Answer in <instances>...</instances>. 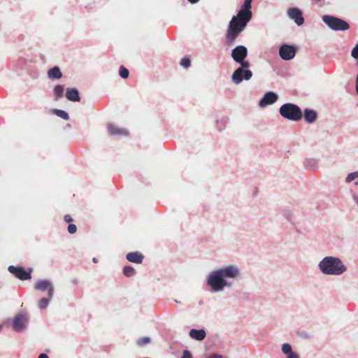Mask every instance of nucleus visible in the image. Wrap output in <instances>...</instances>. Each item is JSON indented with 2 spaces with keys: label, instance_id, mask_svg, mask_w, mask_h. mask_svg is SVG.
Returning <instances> with one entry per match:
<instances>
[{
  "label": "nucleus",
  "instance_id": "obj_1",
  "mask_svg": "<svg viewBox=\"0 0 358 358\" xmlns=\"http://www.w3.org/2000/svg\"><path fill=\"white\" fill-rule=\"evenodd\" d=\"M252 1H244L243 6L238 11L236 16H234L229 22L226 34L227 45H232L235 40L243 31L248 22L252 17L251 9Z\"/></svg>",
  "mask_w": 358,
  "mask_h": 358
},
{
  "label": "nucleus",
  "instance_id": "obj_2",
  "mask_svg": "<svg viewBox=\"0 0 358 358\" xmlns=\"http://www.w3.org/2000/svg\"><path fill=\"white\" fill-rule=\"evenodd\" d=\"M280 115L289 120L297 122L302 118V112L300 108L294 103H285L279 110Z\"/></svg>",
  "mask_w": 358,
  "mask_h": 358
},
{
  "label": "nucleus",
  "instance_id": "obj_3",
  "mask_svg": "<svg viewBox=\"0 0 358 358\" xmlns=\"http://www.w3.org/2000/svg\"><path fill=\"white\" fill-rule=\"evenodd\" d=\"M241 65V67L238 68L232 75V80L235 84H239L245 78L246 80H250L252 76V73L250 70H244V69L250 66V63L247 61L243 60L239 62Z\"/></svg>",
  "mask_w": 358,
  "mask_h": 358
},
{
  "label": "nucleus",
  "instance_id": "obj_4",
  "mask_svg": "<svg viewBox=\"0 0 358 358\" xmlns=\"http://www.w3.org/2000/svg\"><path fill=\"white\" fill-rule=\"evenodd\" d=\"M208 284L213 290L220 291L227 285L226 280L223 278L219 271L213 272L208 277Z\"/></svg>",
  "mask_w": 358,
  "mask_h": 358
},
{
  "label": "nucleus",
  "instance_id": "obj_5",
  "mask_svg": "<svg viewBox=\"0 0 358 358\" xmlns=\"http://www.w3.org/2000/svg\"><path fill=\"white\" fill-rule=\"evenodd\" d=\"M321 271L324 274H336V258L332 257H324L319 264Z\"/></svg>",
  "mask_w": 358,
  "mask_h": 358
},
{
  "label": "nucleus",
  "instance_id": "obj_6",
  "mask_svg": "<svg viewBox=\"0 0 358 358\" xmlns=\"http://www.w3.org/2000/svg\"><path fill=\"white\" fill-rule=\"evenodd\" d=\"M8 270L15 278L21 280H27L31 278L32 268H29L27 271L22 266H15L12 265L8 266Z\"/></svg>",
  "mask_w": 358,
  "mask_h": 358
},
{
  "label": "nucleus",
  "instance_id": "obj_7",
  "mask_svg": "<svg viewBox=\"0 0 358 358\" xmlns=\"http://www.w3.org/2000/svg\"><path fill=\"white\" fill-rule=\"evenodd\" d=\"M296 54V48L293 45H282L279 50V55L284 60L292 59Z\"/></svg>",
  "mask_w": 358,
  "mask_h": 358
},
{
  "label": "nucleus",
  "instance_id": "obj_8",
  "mask_svg": "<svg viewBox=\"0 0 358 358\" xmlns=\"http://www.w3.org/2000/svg\"><path fill=\"white\" fill-rule=\"evenodd\" d=\"M248 55V50L243 45H238L231 52V57L236 62L244 60Z\"/></svg>",
  "mask_w": 358,
  "mask_h": 358
},
{
  "label": "nucleus",
  "instance_id": "obj_9",
  "mask_svg": "<svg viewBox=\"0 0 358 358\" xmlns=\"http://www.w3.org/2000/svg\"><path fill=\"white\" fill-rule=\"evenodd\" d=\"M289 17L294 20L296 24L299 26L303 23V17H302L301 11L297 8H289L287 11Z\"/></svg>",
  "mask_w": 358,
  "mask_h": 358
},
{
  "label": "nucleus",
  "instance_id": "obj_10",
  "mask_svg": "<svg viewBox=\"0 0 358 358\" xmlns=\"http://www.w3.org/2000/svg\"><path fill=\"white\" fill-rule=\"evenodd\" d=\"M223 278H236L239 274L238 269L233 266H229L220 269H218Z\"/></svg>",
  "mask_w": 358,
  "mask_h": 358
},
{
  "label": "nucleus",
  "instance_id": "obj_11",
  "mask_svg": "<svg viewBox=\"0 0 358 358\" xmlns=\"http://www.w3.org/2000/svg\"><path fill=\"white\" fill-rule=\"evenodd\" d=\"M27 317L24 315H17L13 322V328L15 331L20 332L22 331L24 328L25 323L27 322Z\"/></svg>",
  "mask_w": 358,
  "mask_h": 358
},
{
  "label": "nucleus",
  "instance_id": "obj_12",
  "mask_svg": "<svg viewBox=\"0 0 358 358\" xmlns=\"http://www.w3.org/2000/svg\"><path fill=\"white\" fill-rule=\"evenodd\" d=\"M277 99V94L273 92H269L264 94V97L260 100L259 105L261 107H264L267 105L275 103Z\"/></svg>",
  "mask_w": 358,
  "mask_h": 358
},
{
  "label": "nucleus",
  "instance_id": "obj_13",
  "mask_svg": "<svg viewBox=\"0 0 358 358\" xmlns=\"http://www.w3.org/2000/svg\"><path fill=\"white\" fill-rule=\"evenodd\" d=\"M108 132L110 135L113 136H127L129 134L126 129L120 128L113 124L108 125Z\"/></svg>",
  "mask_w": 358,
  "mask_h": 358
},
{
  "label": "nucleus",
  "instance_id": "obj_14",
  "mask_svg": "<svg viewBox=\"0 0 358 358\" xmlns=\"http://www.w3.org/2000/svg\"><path fill=\"white\" fill-rule=\"evenodd\" d=\"M66 97L68 100L73 102L80 100L78 90L76 88H68L66 92Z\"/></svg>",
  "mask_w": 358,
  "mask_h": 358
},
{
  "label": "nucleus",
  "instance_id": "obj_15",
  "mask_svg": "<svg viewBox=\"0 0 358 358\" xmlns=\"http://www.w3.org/2000/svg\"><path fill=\"white\" fill-rule=\"evenodd\" d=\"M126 258L130 262L141 264L143 262V255L139 252H132L128 253Z\"/></svg>",
  "mask_w": 358,
  "mask_h": 358
},
{
  "label": "nucleus",
  "instance_id": "obj_16",
  "mask_svg": "<svg viewBox=\"0 0 358 358\" xmlns=\"http://www.w3.org/2000/svg\"><path fill=\"white\" fill-rule=\"evenodd\" d=\"M282 351L286 355L287 358H299V355L292 351L291 345L288 343H284L282 345Z\"/></svg>",
  "mask_w": 358,
  "mask_h": 358
},
{
  "label": "nucleus",
  "instance_id": "obj_17",
  "mask_svg": "<svg viewBox=\"0 0 358 358\" xmlns=\"http://www.w3.org/2000/svg\"><path fill=\"white\" fill-rule=\"evenodd\" d=\"M189 336L191 338L197 341H202L206 337V331L203 329L196 330L192 329L189 331Z\"/></svg>",
  "mask_w": 358,
  "mask_h": 358
},
{
  "label": "nucleus",
  "instance_id": "obj_18",
  "mask_svg": "<svg viewBox=\"0 0 358 358\" xmlns=\"http://www.w3.org/2000/svg\"><path fill=\"white\" fill-rule=\"evenodd\" d=\"M304 118L308 123H313L317 118V113L313 110L305 109Z\"/></svg>",
  "mask_w": 358,
  "mask_h": 358
},
{
  "label": "nucleus",
  "instance_id": "obj_19",
  "mask_svg": "<svg viewBox=\"0 0 358 358\" xmlns=\"http://www.w3.org/2000/svg\"><path fill=\"white\" fill-rule=\"evenodd\" d=\"M48 76L51 79H59L62 77V73L59 67L55 66L48 70Z\"/></svg>",
  "mask_w": 358,
  "mask_h": 358
},
{
  "label": "nucleus",
  "instance_id": "obj_20",
  "mask_svg": "<svg viewBox=\"0 0 358 358\" xmlns=\"http://www.w3.org/2000/svg\"><path fill=\"white\" fill-rule=\"evenodd\" d=\"M322 20L331 29L336 30V17L324 15Z\"/></svg>",
  "mask_w": 358,
  "mask_h": 358
},
{
  "label": "nucleus",
  "instance_id": "obj_21",
  "mask_svg": "<svg viewBox=\"0 0 358 358\" xmlns=\"http://www.w3.org/2000/svg\"><path fill=\"white\" fill-rule=\"evenodd\" d=\"M50 283L47 280H39L35 285V288L38 290L45 291L49 288Z\"/></svg>",
  "mask_w": 358,
  "mask_h": 358
},
{
  "label": "nucleus",
  "instance_id": "obj_22",
  "mask_svg": "<svg viewBox=\"0 0 358 358\" xmlns=\"http://www.w3.org/2000/svg\"><path fill=\"white\" fill-rule=\"evenodd\" d=\"M350 28V24L345 20L337 17V31H345Z\"/></svg>",
  "mask_w": 358,
  "mask_h": 358
},
{
  "label": "nucleus",
  "instance_id": "obj_23",
  "mask_svg": "<svg viewBox=\"0 0 358 358\" xmlns=\"http://www.w3.org/2000/svg\"><path fill=\"white\" fill-rule=\"evenodd\" d=\"M64 87L61 85H57L54 88L55 99L56 100L60 99L63 96Z\"/></svg>",
  "mask_w": 358,
  "mask_h": 358
},
{
  "label": "nucleus",
  "instance_id": "obj_24",
  "mask_svg": "<svg viewBox=\"0 0 358 358\" xmlns=\"http://www.w3.org/2000/svg\"><path fill=\"white\" fill-rule=\"evenodd\" d=\"M53 113L59 116V117L62 118L63 120H68L69 119V116L66 112L62 110L59 109H55L53 110Z\"/></svg>",
  "mask_w": 358,
  "mask_h": 358
},
{
  "label": "nucleus",
  "instance_id": "obj_25",
  "mask_svg": "<svg viewBox=\"0 0 358 358\" xmlns=\"http://www.w3.org/2000/svg\"><path fill=\"white\" fill-rule=\"evenodd\" d=\"M123 273L127 277H131L135 274V270L130 266H126L123 268Z\"/></svg>",
  "mask_w": 358,
  "mask_h": 358
},
{
  "label": "nucleus",
  "instance_id": "obj_26",
  "mask_svg": "<svg viewBox=\"0 0 358 358\" xmlns=\"http://www.w3.org/2000/svg\"><path fill=\"white\" fill-rule=\"evenodd\" d=\"M346 271V266L337 258V275L342 274Z\"/></svg>",
  "mask_w": 358,
  "mask_h": 358
},
{
  "label": "nucleus",
  "instance_id": "obj_27",
  "mask_svg": "<svg viewBox=\"0 0 358 358\" xmlns=\"http://www.w3.org/2000/svg\"><path fill=\"white\" fill-rule=\"evenodd\" d=\"M180 64L184 68H188L191 65V61L189 57H183L180 62Z\"/></svg>",
  "mask_w": 358,
  "mask_h": 358
},
{
  "label": "nucleus",
  "instance_id": "obj_28",
  "mask_svg": "<svg viewBox=\"0 0 358 358\" xmlns=\"http://www.w3.org/2000/svg\"><path fill=\"white\" fill-rule=\"evenodd\" d=\"M119 73H120V76L122 78H127L128 76H129V71L127 68H125L124 66H121L120 67V70H119Z\"/></svg>",
  "mask_w": 358,
  "mask_h": 358
},
{
  "label": "nucleus",
  "instance_id": "obj_29",
  "mask_svg": "<svg viewBox=\"0 0 358 358\" xmlns=\"http://www.w3.org/2000/svg\"><path fill=\"white\" fill-rule=\"evenodd\" d=\"M150 342V338L148 337H143L139 338L137 341V344L139 346H143L144 345L148 344Z\"/></svg>",
  "mask_w": 358,
  "mask_h": 358
},
{
  "label": "nucleus",
  "instance_id": "obj_30",
  "mask_svg": "<svg viewBox=\"0 0 358 358\" xmlns=\"http://www.w3.org/2000/svg\"><path fill=\"white\" fill-rule=\"evenodd\" d=\"M358 178V172L350 173L348 175V176L346 178V182H350L352 180H354L355 178Z\"/></svg>",
  "mask_w": 358,
  "mask_h": 358
},
{
  "label": "nucleus",
  "instance_id": "obj_31",
  "mask_svg": "<svg viewBox=\"0 0 358 358\" xmlns=\"http://www.w3.org/2000/svg\"><path fill=\"white\" fill-rule=\"evenodd\" d=\"M48 305V300L46 298H42L38 303L39 308L41 309H45Z\"/></svg>",
  "mask_w": 358,
  "mask_h": 358
},
{
  "label": "nucleus",
  "instance_id": "obj_32",
  "mask_svg": "<svg viewBox=\"0 0 358 358\" xmlns=\"http://www.w3.org/2000/svg\"><path fill=\"white\" fill-rule=\"evenodd\" d=\"M77 231V227L75 224H69V226H68V231L69 233L71 234H73L76 232Z\"/></svg>",
  "mask_w": 358,
  "mask_h": 358
},
{
  "label": "nucleus",
  "instance_id": "obj_33",
  "mask_svg": "<svg viewBox=\"0 0 358 358\" xmlns=\"http://www.w3.org/2000/svg\"><path fill=\"white\" fill-rule=\"evenodd\" d=\"M351 55L355 59H358V44H357L352 50Z\"/></svg>",
  "mask_w": 358,
  "mask_h": 358
},
{
  "label": "nucleus",
  "instance_id": "obj_34",
  "mask_svg": "<svg viewBox=\"0 0 358 358\" xmlns=\"http://www.w3.org/2000/svg\"><path fill=\"white\" fill-rule=\"evenodd\" d=\"M64 220L66 222L71 224V222L73 221L72 217L70 215H65L64 217Z\"/></svg>",
  "mask_w": 358,
  "mask_h": 358
},
{
  "label": "nucleus",
  "instance_id": "obj_35",
  "mask_svg": "<svg viewBox=\"0 0 358 358\" xmlns=\"http://www.w3.org/2000/svg\"><path fill=\"white\" fill-rule=\"evenodd\" d=\"M182 358H192V355L189 351L185 350L182 353Z\"/></svg>",
  "mask_w": 358,
  "mask_h": 358
},
{
  "label": "nucleus",
  "instance_id": "obj_36",
  "mask_svg": "<svg viewBox=\"0 0 358 358\" xmlns=\"http://www.w3.org/2000/svg\"><path fill=\"white\" fill-rule=\"evenodd\" d=\"M48 296H49L50 298H51L52 296V295H53V287H52V286L50 285L49 287V288L48 289Z\"/></svg>",
  "mask_w": 358,
  "mask_h": 358
},
{
  "label": "nucleus",
  "instance_id": "obj_37",
  "mask_svg": "<svg viewBox=\"0 0 358 358\" xmlns=\"http://www.w3.org/2000/svg\"><path fill=\"white\" fill-rule=\"evenodd\" d=\"M38 358H48L46 354L42 353L39 355Z\"/></svg>",
  "mask_w": 358,
  "mask_h": 358
},
{
  "label": "nucleus",
  "instance_id": "obj_38",
  "mask_svg": "<svg viewBox=\"0 0 358 358\" xmlns=\"http://www.w3.org/2000/svg\"><path fill=\"white\" fill-rule=\"evenodd\" d=\"M356 92L358 94V75L357 76V78H356Z\"/></svg>",
  "mask_w": 358,
  "mask_h": 358
},
{
  "label": "nucleus",
  "instance_id": "obj_39",
  "mask_svg": "<svg viewBox=\"0 0 358 358\" xmlns=\"http://www.w3.org/2000/svg\"><path fill=\"white\" fill-rule=\"evenodd\" d=\"M213 358H222V356L220 355H213Z\"/></svg>",
  "mask_w": 358,
  "mask_h": 358
},
{
  "label": "nucleus",
  "instance_id": "obj_40",
  "mask_svg": "<svg viewBox=\"0 0 358 358\" xmlns=\"http://www.w3.org/2000/svg\"><path fill=\"white\" fill-rule=\"evenodd\" d=\"M92 261H93L94 263H97L98 262V259L96 257H94L92 259Z\"/></svg>",
  "mask_w": 358,
  "mask_h": 358
},
{
  "label": "nucleus",
  "instance_id": "obj_41",
  "mask_svg": "<svg viewBox=\"0 0 358 358\" xmlns=\"http://www.w3.org/2000/svg\"><path fill=\"white\" fill-rule=\"evenodd\" d=\"M357 204H358V199H357Z\"/></svg>",
  "mask_w": 358,
  "mask_h": 358
},
{
  "label": "nucleus",
  "instance_id": "obj_42",
  "mask_svg": "<svg viewBox=\"0 0 358 358\" xmlns=\"http://www.w3.org/2000/svg\"><path fill=\"white\" fill-rule=\"evenodd\" d=\"M357 44H358V42H357Z\"/></svg>",
  "mask_w": 358,
  "mask_h": 358
}]
</instances>
